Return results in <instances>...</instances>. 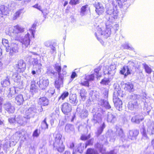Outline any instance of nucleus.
<instances>
[{
	"instance_id": "nucleus-46",
	"label": "nucleus",
	"mask_w": 154,
	"mask_h": 154,
	"mask_svg": "<svg viewBox=\"0 0 154 154\" xmlns=\"http://www.w3.org/2000/svg\"><path fill=\"white\" fill-rule=\"evenodd\" d=\"M88 115V111L86 110H83L82 112L79 114V116L82 118L87 117Z\"/></svg>"
},
{
	"instance_id": "nucleus-49",
	"label": "nucleus",
	"mask_w": 154,
	"mask_h": 154,
	"mask_svg": "<svg viewBox=\"0 0 154 154\" xmlns=\"http://www.w3.org/2000/svg\"><path fill=\"white\" fill-rule=\"evenodd\" d=\"M47 73L48 75L51 76H54L57 74V73L53 69L50 68L47 69Z\"/></svg>"
},
{
	"instance_id": "nucleus-55",
	"label": "nucleus",
	"mask_w": 154,
	"mask_h": 154,
	"mask_svg": "<svg viewBox=\"0 0 154 154\" xmlns=\"http://www.w3.org/2000/svg\"><path fill=\"white\" fill-rule=\"evenodd\" d=\"M101 69V67L99 66L97 67V68H96L94 69V72L95 73V75H96V76H97V77L98 76L99 73V71Z\"/></svg>"
},
{
	"instance_id": "nucleus-20",
	"label": "nucleus",
	"mask_w": 154,
	"mask_h": 154,
	"mask_svg": "<svg viewBox=\"0 0 154 154\" xmlns=\"http://www.w3.org/2000/svg\"><path fill=\"white\" fill-rule=\"evenodd\" d=\"M140 104L137 102H135V100H132L128 103V108L131 110H133L134 109L137 108Z\"/></svg>"
},
{
	"instance_id": "nucleus-60",
	"label": "nucleus",
	"mask_w": 154,
	"mask_h": 154,
	"mask_svg": "<svg viewBox=\"0 0 154 154\" xmlns=\"http://www.w3.org/2000/svg\"><path fill=\"white\" fill-rule=\"evenodd\" d=\"M86 91L84 89H82L80 91V96L86 95L87 94Z\"/></svg>"
},
{
	"instance_id": "nucleus-42",
	"label": "nucleus",
	"mask_w": 154,
	"mask_h": 154,
	"mask_svg": "<svg viewBox=\"0 0 154 154\" xmlns=\"http://www.w3.org/2000/svg\"><path fill=\"white\" fill-rule=\"evenodd\" d=\"M57 73L58 75V79L60 80L61 79L63 81V79L64 76L66 74V72L65 70H64V69H62V73H61V72H60Z\"/></svg>"
},
{
	"instance_id": "nucleus-53",
	"label": "nucleus",
	"mask_w": 154,
	"mask_h": 154,
	"mask_svg": "<svg viewBox=\"0 0 154 154\" xmlns=\"http://www.w3.org/2000/svg\"><path fill=\"white\" fill-rule=\"evenodd\" d=\"M103 106L105 107L106 109H109L111 108L110 105L109 104L108 101L107 100H105Z\"/></svg>"
},
{
	"instance_id": "nucleus-5",
	"label": "nucleus",
	"mask_w": 154,
	"mask_h": 154,
	"mask_svg": "<svg viewBox=\"0 0 154 154\" xmlns=\"http://www.w3.org/2000/svg\"><path fill=\"white\" fill-rule=\"evenodd\" d=\"M33 56L31 55L30 54H29L28 55L25 57L26 60L29 62V63L33 65V66L37 65L39 63H38V58L40 57V55L38 54L32 52Z\"/></svg>"
},
{
	"instance_id": "nucleus-57",
	"label": "nucleus",
	"mask_w": 154,
	"mask_h": 154,
	"mask_svg": "<svg viewBox=\"0 0 154 154\" xmlns=\"http://www.w3.org/2000/svg\"><path fill=\"white\" fill-rule=\"evenodd\" d=\"M79 3V0H70L69 4L72 5H75Z\"/></svg>"
},
{
	"instance_id": "nucleus-61",
	"label": "nucleus",
	"mask_w": 154,
	"mask_h": 154,
	"mask_svg": "<svg viewBox=\"0 0 154 154\" xmlns=\"http://www.w3.org/2000/svg\"><path fill=\"white\" fill-rule=\"evenodd\" d=\"M89 81L86 80V81H84L83 82H81L80 83L81 85L88 87H89Z\"/></svg>"
},
{
	"instance_id": "nucleus-56",
	"label": "nucleus",
	"mask_w": 154,
	"mask_h": 154,
	"mask_svg": "<svg viewBox=\"0 0 154 154\" xmlns=\"http://www.w3.org/2000/svg\"><path fill=\"white\" fill-rule=\"evenodd\" d=\"M36 25L34 23L33 24L31 28L28 31H33L34 35H35V27Z\"/></svg>"
},
{
	"instance_id": "nucleus-14",
	"label": "nucleus",
	"mask_w": 154,
	"mask_h": 154,
	"mask_svg": "<svg viewBox=\"0 0 154 154\" xmlns=\"http://www.w3.org/2000/svg\"><path fill=\"white\" fill-rule=\"evenodd\" d=\"M3 107L6 110L10 113H13L14 111L15 108L9 102H6L3 105Z\"/></svg>"
},
{
	"instance_id": "nucleus-47",
	"label": "nucleus",
	"mask_w": 154,
	"mask_h": 154,
	"mask_svg": "<svg viewBox=\"0 0 154 154\" xmlns=\"http://www.w3.org/2000/svg\"><path fill=\"white\" fill-rule=\"evenodd\" d=\"M54 69L57 71V73L61 72V66L60 64L57 63L54 66Z\"/></svg>"
},
{
	"instance_id": "nucleus-40",
	"label": "nucleus",
	"mask_w": 154,
	"mask_h": 154,
	"mask_svg": "<svg viewBox=\"0 0 154 154\" xmlns=\"http://www.w3.org/2000/svg\"><path fill=\"white\" fill-rule=\"evenodd\" d=\"M86 154H99L96 150L94 149L88 148L86 151Z\"/></svg>"
},
{
	"instance_id": "nucleus-3",
	"label": "nucleus",
	"mask_w": 154,
	"mask_h": 154,
	"mask_svg": "<svg viewBox=\"0 0 154 154\" xmlns=\"http://www.w3.org/2000/svg\"><path fill=\"white\" fill-rule=\"evenodd\" d=\"M33 31H27V33L24 36H20V39L16 41L20 42L22 45V47L26 48L29 45L31 39L34 38V35Z\"/></svg>"
},
{
	"instance_id": "nucleus-4",
	"label": "nucleus",
	"mask_w": 154,
	"mask_h": 154,
	"mask_svg": "<svg viewBox=\"0 0 154 154\" xmlns=\"http://www.w3.org/2000/svg\"><path fill=\"white\" fill-rule=\"evenodd\" d=\"M54 141L53 142L54 147L58 152H62L64 149V146L63 144V142L61 140L62 135L58 133L55 134Z\"/></svg>"
},
{
	"instance_id": "nucleus-64",
	"label": "nucleus",
	"mask_w": 154,
	"mask_h": 154,
	"mask_svg": "<svg viewBox=\"0 0 154 154\" xmlns=\"http://www.w3.org/2000/svg\"><path fill=\"white\" fill-rule=\"evenodd\" d=\"M83 110V108L82 107L81 108L80 106H78L76 109V111L79 115Z\"/></svg>"
},
{
	"instance_id": "nucleus-1",
	"label": "nucleus",
	"mask_w": 154,
	"mask_h": 154,
	"mask_svg": "<svg viewBox=\"0 0 154 154\" xmlns=\"http://www.w3.org/2000/svg\"><path fill=\"white\" fill-rule=\"evenodd\" d=\"M106 13L105 16L106 28L105 29L103 27L98 26L97 28V32L95 34L97 39L103 45L104 42L100 38L103 37L106 38L110 35L111 30L109 28L112 26L113 22L117 18L118 11L116 9L110 7L107 9Z\"/></svg>"
},
{
	"instance_id": "nucleus-10",
	"label": "nucleus",
	"mask_w": 154,
	"mask_h": 154,
	"mask_svg": "<svg viewBox=\"0 0 154 154\" xmlns=\"http://www.w3.org/2000/svg\"><path fill=\"white\" fill-rule=\"evenodd\" d=\"M36 112L37 109L35 106H33L29 108L25 112L26 118L29 119L31 117H33Z\"/></svg>"
},
{
	"instance_id": "nucleus-58",
	"label": "nucleus",
	"mask_w": 154,
	"mask_h": 154,
	"mask_svg": "<svg viewBox=\"0 0 154 154\" xmlns=\"http://www.w3.org/2000/svg\"><path fill=\"white\" fill-rule=\"evenodd\" d=\"M32 7L37 9L38 10H39V11H41L43 13V11L41 9V6L39 5L38 4H36L32 6Z\"/></svg>"
},
{
	"instance_id": "nucleus-22",
	"label": "nucleus",
	"mask_w": 154,
	"mask_h": 154,
	"mask_svg": "<svg viewBox=\"0 0 154 154\" xmlns=\"http://www.w3.org/2000/svg\"><path fill=\"white\" fill-rule=\"evenodd\" d=\"M147 131L149 134H154V122H149L147 124Z\"/></svg>"
},
{
	"instance_id": "nucleus-9",
	"label": "nucleus",
	"mask_w": 154,
	"mask_h": 154,
	"mask_svg": "<svg viewBox=\"0 0 154 154\" xmlns=\"http://www.w3.org/2000/svg\"><path fill=\"white\" fill-rule=\"evenodd\" d=\"M6 51L8 52H9V54L12 55L14 53H17L18 51L17 44L13 42L11 43V46L6 48Z\"/></svg>"
},
{
	"instance_id": "nucleus-23",
	"label": "nucleus",
	"mask_w": 154,
	"mask_h": 154,
	"mask_svg": "<svg viewBox=\"0 0 154 154\" xmlns=\"http://www.w3.org/2000/svg\"><path fill=\"white\" fill-rule=\"evenodd\" d=\"M12 8H8L7 7H5L4 5H1L0 6V10L2 14L4 15H7L9 13V10H12Z\"/></svg>"
},
{
	"instance_id": "nucleus-39",
	"label": "nucleus",
	"mask_w": 154,
	"mask_h": 154,
	"mask_svg": "<svg viewBox=\"0 0 154 154\" xmlns=\"http://www.w3.org/2000/svg\"><path fill=\"white\" fill-rule=\"evenodd\" d=\"M46 118H45V119L41 122V128L42 129H46L48 128V125L47 124L46 120Z\"/></svg>"
},
{
	"instance_id": "nucleus-24",
	"label": "nucleus",
	"mask_w": 154,
	"mask_h": 154,
	"mask_svg": "<svg viewBox=\"0 0 154 154\" xmlns=\"http://www.w3.org/2000/svg\"><path fill=\"white\" fill-rule=\"evenodd\" d=\"M69 102L73 104L74 106H76L78 102L77 96L75 94H72L69 97Z\"/></svg>"
},
{
	"instance_id": "nucleus-6",
	"label": "nucleus",
	"mask_w": 154,
	"mask_h": 154,
	"mask_svg": "<svg viewBox=\"0 0 154 154\" xmlns=\"http://www.w3.org/2000/svg\"><path fill=\"white\" fill-rule=\"evenodd\" d=\"M102 110L101 107L97 108V107H95L92 110V112L93 114V120L95 123L99 122L101 121L102 119V115L100 113Z\"/></svg>"
},
{
	"instance_id": "nucleus-48",
	"label": "nucleus",
	"mask_w": 154,
	"mask_h": 154,
	"mask_svg": "<svg viewBox=\"0 0 154 154\" xmlns=\"http://www.w3.org/2000/svg\"><path fill=\"white\" fill-rule=\"evenodd\" d=\"M122 47L125 49L133 50V48L129 46L128 42H125L122 45Z\"/></svg>"
},
{
	"instance_id": "nucleus-43",
	"label": "nucleus",
	"mask_w": 154,
	"mask_h": 154,
	"mask_svg": "<svg viewBox=\"0 0 154 154\" xmlns=\"http://www.w3.org/2000/svg\"><path fill=\"white\" fill-rule=\"evenodd\" d=\"M143 66L145 70L147 73L149 74L151 73L152 71V69L150 67L145 63L143 64Z\"/></svg>"
},
{
	"instance_id": "nucleus-50",
	"label": "nucleus",
	"mask_w": 154,
	"mask_h": 154,
	"mask_svg": "<svg viewBox=\"0 0 154 154\" xmlns=\"http://www.w3.org/2000/svg\"><path fill=\"white\" fill-rule=\"evenodd\" d=\"M109 82V80L108 79L104 78L101 80L100 83L103 85H106L108 84Z\"/></svg>"
},
{
	"instance_id": "nucleus-21",
	"label": "nucleus",
	"mask_w": 154,
	"mask_h": 154,
	"mask_svg": "<svg viewBox=\"0 0 154 154\" xmlns=\"http://www.w3.org/2000/svg\"><path fill=\"white\" fill-rule=\"evenodd\" d=\"M144 119L143 115H137L134 116L131 119V121L137 124H139Z\"/></svg>"
},
{
	"instance_id": "nucleus-29",
	"label": "nucleus",
	"mask_w": 154,
	"mask_h": 154,
	"mask_svg": "<svg viewBox=\"0 0 154 154\" xmlns=\"http://www.w3.org/2000/svg\"><path fill=\"white\" fill-rule=\"evenodd\" d=\"M7 89L9 91V93L8 95V98H11L13 97L14 95L17 93L16 88L13 87L11 88H7Z\"/></svg>"
},
{
	"instance_id": "nucleus-11",
	"label": "nucleus",
	"mask_w": 154,
	"mask_h": 154,
	"mask_svg": "<svg viewBox=\"0 0 154 154\" xmlns=\"http://www.w3.org/2000/svg\"><path fill=\"white\" fill-rule=\"evenodd\" d=\"M37 84L40 88L43 90L45 89L48 86L49 81L48 79H39V81L37 82Z\"/></svg>"
},
{
	"instance_id": "nucleus-31",
	"label": "nucleus",
	"mask_w": 154,
	"mask_h": 154,
	"mask_svg": "<svg viewBox=\"0 0 154 154\" xmlns=\"http://www.w3.org/2000/svg\"><path fill=\"white\" fill-rule=\"evenodd\" d=\"M92 144V142L91 140H90L87 141L86 143L85 147H84L85 144L84 143H81L80 146L78 148V150H79L81 148V150L82 151L85 148H86L87 146Z\"/></svg>"
},
{
	"instance_id": "nucleus-44",
	"label": "nucleus",
	"mask_w": 154,
	"mask_h": 154,
	"mask_svg": "<svg viewBox=\"0 0 154 154\" xmlns=\"http://www.w3.org/2000/svg\"><path fill=\"white\" fill-rule=\"evenodd\" d=\"M35 87V82L32 81L31 82L30 91L32 93L35 92L36 90Z\"/></svg>"
},
{
	"instance_id": "nucleus-28",
	"label": "nucleus",
	"mask_w": 154,
	"mask_h": 154,
	"mask_svg": "<svg viewBox=\"0 0 154 154\" xmlns=\"http://www.w3.org/2000/svg\"><path fill=\"white\" fill-rule=\"evenodd\" d=\"M65 130L66 132L69 133H74L75 132L73 126L70 124H68L66 125Z\"/></svg>"
},
{
	"instance_id": "nucleus-54",
	"label": "nucleus",
	"mask_w": 154,
	"mask_h": 154,
	"mask_svg": "<svg viewBox=\"0 0 154 154\" xmlns=\"http://www.w3.org/2000/svg\"><path fill=\"white\" fill-rule=\"evenodd\" d=\"M116 3L118 4L119 6H122L123 3L127 0H115Z\"/></svg>"
},
{
	"instance_id": "nucleus-16",
	"label": "nucleus",
	"mask_w": 154,
	"mask_h": 154,
	"mask_svg": "<svg viewBox=\"0 0 154 154\" xmlns=\"http://www.w3.org/2000/svg\"><path fill=\"white\" fill-rule=\"evenodd\" d=\"M138 134L139 131L137 130H129L128 134V137L131 140H135Z\"/></svg>"
},
{
	"instance_id": "nucleus-62",
	"label": "nucleus",
	"mask_w": 154,
	"mask_h": 154,
	"mask_svg": "<svg viewBox=\"0 0 154 154\" xmlns=\"http://www.w3.org/2000/svg\"><path fill=\"white\" fill-rule=\"evenodd\" d=\"M3 97H0V112H1L2 109V104L4 101Z\"/></svg>"
},
{
	"instance_id": "nucleus-7",
	"label": "nucleus",
	"mask_w": 154,
	"mask_h": 154,
	"mask_svg": "<svg viewBox=\"0 0 154 154\" xmlns=\"http://www.w3.org/2000/svg\"><path fill=\"white\" fill-rule=\"evenodd\" d=\"M145 98V97H143L139 95L134 94H132L131 96V99L133 100H135V102H137L138 103L140 104L143 103L145 107H146L147 103Z\"/></svg>"
},
{
	"instance_id": "nucleus-19",
	"label": "nucleus",
	"mask_w": 154,
	"mask_h": 154,
	"mask_svg": "<svg viewBox=\"0 0 154 154\" xmlns=\"http://www.w3.org/2000/svg\"><path fill=\"white\" fill-rule=\"evenodd\" d=\"M115 65H112L110 66L109 69H104L103 72L105 74H108L111 76H113L114 74L115 69Z\"/></svg>"
},
{
	"instance_id": "nucleus-27",
	"label": "nucleus",
	"mask_w": 154,
	"mask_h": 154,
	"mask_svg": "<svg viewBox=\"0 0 154 154\" xmlns=\"http://www.w3.org/2000/svg\"><path fill=\"white\" fill-rule=\"evenodd\" d=\"M90 9L88 5H86L82 6L81 9L80 14L82 16L85 15L87 14V12Z\"/></svg>"
},
{
	"instance_id": "nucleus-17",
	"label": "nucleus",
	"mask_w": 154,
	"mask_h": 154,
	"mask_svg": "<svg viewBox=\"0 0 154 154\" xmlns=\"http://www.w3.org/2000/svg\"><path fill=\"white\" fill-rule=\"evenodd\" d=\"M26 117L19 116L15 118V122L20 125H25L26 123Z\"/></svg>"
},
{
	"instance_id": "nucleus-34",
	"label": "nucleus",
	"mask_w": 154,
	"mask_h": 154,
	"mask_svg": "<svg viewBox=\"0 0 154 154\" xmlns=\"http://www.w3.org/2000/svg\"><path fill=\"white\" fill-rule=\"evenodd\" d=\"M105 127V124L104 122H103L102 124L98 128L97 131L96 132L97 136H99L102 133Z\"/></svg>"
},
{
	"instance_id": "nucleus-8",
	"label": "nucleus",
	"mask_w": 154,
	"mask_h": 154,
	"mask_svg": "<svg viewBox=\"0 0 154 154\" xmlns=\"http://www.w3.org/2000/svg\"><path fill=\"white\" fill-rule=\"evenodd\" d=\"M115 95V92H114L113 95V102L116 109L119 111H120L122 109V102L120 99L118 97H117Z\"/></svg>"
},
{
	"instance_id": "nucleus-2",
	"label": "nucleus",
	"mask_w": 154,
	"mask_h": 154,
	"mask_svg": "<svg viewBox=\"0 0 154 154\" xmlns=\"http://www.w3.org/2000/svg\"><path fill=\"white\" fill-rule=\"evenodd\" d=\"M25 28L18 25L10 27L9 30L13 33L11 35V39L12 40H19L20 39L21 33L25 31Z\"/></svg>"
},
{
	"instance_id": "nucleus-59",
	"label": "nucleus",
	"mask_w": 154,
	"mask_h": 154,
	"mask_svg": "<svg viewBox=\"0 0 154 154\" xmlns=\"http://www.w3.org/2000/svg\"><path fill=\"white\" fill-rule=\"evenodd\" d=\"M90 134H88L87 136L85 135H82L81 137V139L82 140H85L90 137Z\"/></svg>"
},
{
	"instance_id": "nucleus-41",
	"label": "nucleus",
	"mask_w": 154,
	"mask_h": 154,
	"mask_svg": "<svg viewBox=\"0 0 154 154\" xmlns=\"http://www.w3.org/2000/svg\"><path fill=\"white\" fill-rule=\"evenodd\" d=\"M95 77V73L90 75H86L85 79L88 81H92L94 80Z\"/></svg>"
},
{
	"instance_id": "nucleus-13",
	"label": "nucleus",
	"mask_w": 154,
	"mask_h": 154,
	"mask_svg": "<svg viewBox=\"0 0 154 154\" xmlns=\"http://www.w3.org/2000/svg\"><path fill=\"white\" fill-rule=\"evenodd\" d=\"M116 115L113 112H109L107 116V120L108 122L114 123L116 120Z\"/></svg>"
},
{
	"instance_id": "nucleus-52",
	"label": "nucleus",
	"mask_w": 154,
	"mask_h": 154,
	"mask_svg": "<svg viewBox=\"0 0 154 154\" xmlns=\"http://www.w3.org/2000/svg\"><path fill=\"white\" fill-rule=\"evenodd\" d=\"M11 143L10 141L6 142L3 145V148L4 149L6 150L8 148L11 147Z\"/></svg>"
},
{
	"instance_id": "nucleus-30",
	"label": "nucleus",
	"mask_w": 154,
	"mask_h": 154,
	"mask_svg": "<svg viewBox=\"0 0 154 154\" xmlns=\"http://www.w3.org/2000/svg\"><path fill=\"white\" fill-rule=\"evenodd\" d=\"M120 72L121 74L124 75L125 76H127L130 74V71L128 66H124L122 69L120 70Z\"/></svg>"
},
{
	"instance_id": "nucleus-45",
	"label": "nucleus",
	"mask_w": 154,
	"mask_h": 154,
	"mask_svg": "<svg viewBox=\"0 0 154 154\" xmlns=\"http://www.w3.org/2000/svg\"><path fill=\"white\" fill-rule=\"evenodd\" d=\"M69 94L68 92L67 91H65L63 92L59 98V100L61 99L62 100H64L68 96Z\"/></svg>"
},
{
	"instance_id": "nucleus-63",
	"label": "nucleus",
	"mask_w": 154,
	"mask_h": 154,
	"mask_svg": "<svg viewBox=\"0 0 154 154\" xmlns=\"http://www.w3.org/2000/svg\"><path fill=\"white\" fill-rule=\"evenodd\" d=\"M39 133L38 132V129H36L33 133V137H37L39 136Z\"/></svg>"
},
{
	"instance_id": "nucleus-12",
	"label": "nucleus",
	"mask_w": 154,
	"mask_h": 154,
	"mask_svg": "<svg viewBox=\"0 0 154 154\" xmlns=\"http://www.w3.org/2000/svg\"><path fill=\"white\" fill-rule=\"evenodd\" d=\"M61 110L64 114L67 115L72 110L71 106L68 103H65L61 106Z\"/></svg>"
},
{
	"instance_id": "nucleus-36",
	"label": "nucleus",
	"mask_w": 154,
	"mask_h": 154,
	"mask_svg": "<svg viewBox=\"0 0 154 154\" xmlns=\"http://www.w3.org/2000/svg\"><path fill=\"white\" fill-rule=\"evenodd\" d=\"M1 84L2 86L6 87L10 84L9 78L8 77H7L6 79L1 82Z\"/></svg>"
},
{
	"instance_id": "nucleus-15",
	"label": "nucleus",
	"mask_w": 154,
	"mask_h": 154,
	"mask_svg": "<svg viewBox=\"0 0 154 154\" xmlns=\"http://www.w3.org/2000/svg\"><path fill=\"white\" fill-rule=\"evenodd\" d=\"M16 67L17 68V71L19 72H21L24 71L26 65L23 60H20L18 62Z\"/></svg>"
},
{
	"instance_id": "nucleus-33",
	"label": "nucleus",
	"mask_w": 154,
	"mask_h": 154,
	"mask_svg": "<svg viewBox=\"0 0 154 154\" xmlns=\"http://www.w3.org/2000/svg\"><path fill=\"white\" fill-rule=\"evenodd\" d=\"M42 65L41 63H39L37 65L33 66V68L37 72V75L40 74L41 72L42 68Z\"/></svg>"
},
{
	"instance_id": "nucleus-26",
	"label": "nucleus",
	"mask_w": 154,
	"mask_h": 154,
	"mask_svg": "<svg viewBox=\"0 0 154 154\" xmlns=\"http://www.w3.org/2000/svg\"><path fill=\"white\" fill-rule=\"evenodd\" d=\"M38 103L42 106H46L48 105L49 101L46 97H43L39 99Z\"/></svg>"
},
{
	"instance_id": "nucleus-37",
	"label": "nucleus",
	"mask_w": 154,
	"mask_h": 154,
	"mask_svg": "<svg viewBox=\"0 0 154 154\" xmlns=\"http://www.w3.org/2000/svg\"><path fill=\"white\" fill-rule=\"evenodd\" d=\"M63 84V81L61 79L60 80L58 79L55 81V86L56 88L57 89H59V88L62 86Z\"/></svg>"
},
{
	"instance_id": "nucleus-51",
	"label": "nucleus",
	"mask_w": 154,
	"mask_h": 154,
	"mask_svg": "<svg viewBox=\"0 0 154 154\" xmlns=\"http://www.w3.org/2000/svg\"><path fill=\"white\" fill-rule=\"evenodd\" d=\"M2 43L3 45L6 47V48L9 46V42L7 39L5 38L3 39L2 40Z\"/></svg>"
},
{
	"instance_id": "nucleus-18",
	"label": "nucleus",
	"mask_w": 154,
	"mask_h": 154,
	"mask_svg": "<svg viewBox=\"0 0 154 154\" xmlns=\"http://www.w3.org/2000/svg\"><path fill=\"white\" fill-rule=\"evenodd\" d=\"M95 11L97 14L99 15L102 14L104 11V8L102 5L100 3H98L95 5Z\"/></svg>"
},
{
	"instance_id": "nucleus-25",
	"label": "nucleus",
	"mask_w": 154,
	"mask_h": 154,
	"mask_svg": "<svg viewBox=\"0 0 154 154\" xmlns=\"http://www.w3.org/2000/svg\"><path fill=\"white\" fill-rule=\"evenodd\" d=\"M23 96L21 94L17 95L15 98V102L18 105H20L23 104Z\"/></svg>"
},
{
	"instance_id": "nucleus-32",
	"label": "nucleus",
	"mask_w": 154,
	"mask_h": 154,
	"mask_svg": "<svg viewBox=\"0 0 154 154\" xmlns=\"http://www.w3.org/2000/svg\"><path fill=\"white\" fill-rule=\"evenodd\" d=\"M133 85L131 83H128L125 84L124 89L129 92L133 91Z\"/></svg>"
},
{
	"instance_id": "nucleus-35",
	"label": "nucleus",
	"mask_w": 154,
	"mask_h": 154,
	"mask_svg": "<svg viewBox=\"0 0 154 154\" xmlns=\"http://www.w3.org/2000/svg\"><path fill=\"white\" fill-rule=\"evenodd\" d=\"M117 134L121 138L124 139L125 137L122 129L119 128H117Z\"/></svg>"
},
{
	"instance_id": "nucleus-38",
	"label": "nucleus",
	"mask_w": 154,
	"mask_h": 154,
	"mask_svg": "<svg viewBox=\"0 0 154 154\" xmlns=\"http://www.w3.org/2000/svg\"><path fill=\"white\" fill-rule=\"evenodd\" d=\"M23 10V9H20L19 10L17 11V12L14 14L13 17V20H15L17 18L19 17L22 13V11Z\"/></svg>"
}]
</instances>
